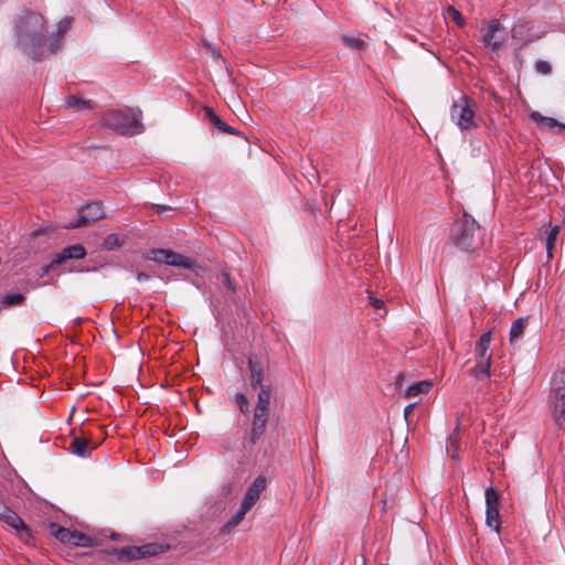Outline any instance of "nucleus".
I'll return each mask as SVG.
<instances>
[{"label": "nucleus", "mask_w": 565, "mask_h": 565, "mask_svg": "<svg viewBox=\"0 0 565 565\" xmlns=\"http://www.w3.org/2000/svg\"><path fill=\"white\" fill-rule=\"evenodd\" d=\"M46 26L42 14L26 11L14 24L13 40L15 46L28 57L41 61L47 53Z\"/></svg>", "instance_id": "nucleus-1"}, {"label": "nucleus", "mask_w": 565, "mask_h": 565, "mask_svg": "<svg viewBox=\"0 0 565 565\" xmlns=\"http://www.w3.org/2000/svg\"><path fill=\"white\" fill-rule=\"evenodd\" d=\"M450 239L459 249L472 253L482 246L483 232L478 222L465 213L452 224Z\"/></svg>", "instance_id": "nucleus-2"}, {"label": "nucleus", "mask_w": 565, "mask_h": 565, "mask_svg": "<svg viewBox=\"0 0 565 565\" xmlns=\"http://www.w3.org/2000/svg\"><path fill=\"white\" fill-rule=\"evenodd\" d=\"M142 113L138 108L111 109L102 117V125L120 135H138L142 132Z\"/></svg>", "instance_id": "nucleus-3"}, {"label": "nucleus", "mask_w": 565, "mask_h": 565, "mask_svg": "<svg viewBox=\"0 0 565 565\" xmlns=\"http://www.w3.org/2000/svg\"><path fill=\"white\" fill-rule=\"evenodd\" d=\"M480 34L483 47L495 54H499L509 39L505 28L498 19L483 20Z\"/></svg>", "instance_id": "nucleus-4"}, {"label": "nucleus", "mask_w": 565, "mask_h": 565, "mask_svg": "<svg viewBox=\"0 0 565 565\" xmlns=\"http://www.w3.org/2000/svg\"><path fill=\"white\" fill-rule=\"evenodd\" d=\"M476 103L467 96H461L454 102L450 109L451 120L461 129L468 130L477 127L476 121Z\"/></svg>", "instance_id": "nucleus-5"}, {"label": "nucleus", "mask_w": 565, "mask_h": 565, "mask_svg": "<svg viewBox=\"0 0 565 565\" xmlns=\"http://www.w3.org/2000/svg\"><path fill=\"white\" fill-rule=\"evenodd\" d=\"M552 415L555 424L565 430V370L554 376Z\"/></svg>", "instance_id": "nucleus-6"}, {"label": "nucleus", "mask_w": 565, "mask_h": 565, "mask_svg": "<svg viewBox=\"0 0 565 565\" xmlns=\"http://www.w3.org/2000/svg\"><path fill=\"white\" fill-rule=\"evenodd\" d=\"M0 520L7 524L8 527L13 530L18 537L29 543L32 539L30 529L26 526L24 521L9 507L0 502Z\"/></svg>", "instance_id": "nucleus-7"}, {"label": "nucleus", "mask_w": 565, "mask_h": 565, "mask_svg": "<svg viewBox=\"0 0 565 565\" xmlns=\"http://www.w3.org/2000/svg\"><path fill=\"white\" fill-rule=\"evenodd\" d=\"M156 254L163 255L162 258H154L150 257V260L158 263V264H164L172 267H179L184 269L194 270L198 265L196 262L193 260L190 257H186L182 254L175 253L170 249H163L159 248Z\"/></svg>", "instance_id": "nucleus-8"}, {"label": "nucleus", "mask_w": 565, "mask_h": 565, "mask_svg": "<svg viewBox=\"0 0 565 565\" xmlns=\"http://www.w3.org/2000/svg\"><path fill=\"white\" fill-rule=\"evenodd\" d=\"M104 217V212L99 203L92 202L78 209V217L65 225L66 228H77Z\"/></svg>", "instance_id": "nucleus-9"}, {"label": "nucleus", "mask_w": 565, "mask_h": 565, "mask_svg": "<svg viewBox=\"0 0 565 565\" xmlns=\"http://www.w3.org/2000/svg\"><path fill=\"white\" fill-rule=\"evenodd\" d=\"M268 419L269 413L254 409L250 429L246 440L247 445L255 446L259 441L266 430Z\"/></svg>", "instance_id": "nucleus-10"}, {"label": "nucleus", "mask_w": 565, "mask_h": 565, "mask_svg": "<svg viewBox=\"0 0 565 565\" xmlns=\"http://www.w3.org/2000/svg\"><path fill=\"white\" fill-rule=\"evenodd\" d=\"M265 487L266 478L264 476H257L247 488L241 505L246 508L247 510H250L260 498V494L265 490Z\"/></svg>", "instance_id": "nucleus-11"}, {"label": "nucleus", "mask_w": 565, "mask_h": 565, "mask_svg": "<svg viewBox=\"0 0 565 565\" xmlns=\"http://www.w3.org/2000/svg\"><path fill=\"white\" fill-rule=\"evenodd\" d=\"M247 366L250 375V385L254 388L264 385L265 366L260 356L258 354H249L247 358Z\"/></svg>", "instance_id": "nucleus-12"}, {"label": "nucleus", "mask_w": 565, "mask_h": 565, "mask_svg": "<svg viewBox=\"0 0 565 565\" xmlns=\"http://www.w3.org/2000/svg\"><path fill=\"white\" fill-rule=\"evenodd\" d=\"M86 256V249L82 244H73L64 247L61 252L53 255L54 264L60 266L71 259H82Z\"/></svg>", "instance_id": "nucleus-13"}, {"label": "nucleus", "mask_w": 565, "mask_h": 565, "mask_svg": "<svg viewBox=\"0 0 565 565\" xmlns=\"http://www.w3.org/2000/svg\"><path fill=\"white\" fill-rule=\"evenodd\" d=\"M71 26V19L65 18L57 23V31L54 35L47 38V53L55 54L62 46L64 33Z\"/></svg>", "instance_id": "nucleus-14"}, {"label": "nucleus", "mask_w": 565, "mask_h": 565, "mask_svg": "<svg viewBox=\"0 0 565 565\" xmlns=\"http://www.w3.org/2000/svg\"><path fill=\"white\" fill-rule=\"evenodd\" d=\"M94 447L84 437H74L70 443V451L81 458H88Z\"/></svg>", "instance_id": "nucleus-15"}, {"label": "nucleus", "mask_w": 565, "mask_h": 565, "mask_svg": "<svg viewBox=\"0 0 565 565\" xmlns=\"http://www.w3.org/2000/svg\"><path fill=\"white\" fill-rule=\"evenodd\" d=\"M491 342V331L484 332L480 339L478 340L476 348H475V356L476 359H489L491 360V353H489Z\"/></svg>", "instance_id": "nucleus-16"}, {"label": "nucleus", "mask_w": 565, "mask_h": 565, "mask_svg": "<svg viewBox=\"0 0 565 565\" xmlns=\"http://www.w3.org/2000/svg\"><path fill=\"white\" fill-rule=\"evenodd\" d=\"M271 398V386L270 385H260L259 392L257 394V403L255 406V411L267 412L269 413V405Z\"/></svg>", "instance_id": "nucleus-17"}, {"label": "nucleus", "mask_w": 565, "mask_h": 565, "mask_svg": "<svg viewBox=\"0 0 565 565\" xmlns=\"http://www.w3.org/2000/svg\"><path fill=\"white\" fill-rule=\"evenodd\" d=\"M369 306L373 308L374 319H382L387 315L385 301L377 298L372 291L367 292Z\"/></svg>", "instance_id": "nucleus-18"}, {"label": "nucleus", "mask_w": 565, "mask_h": 565, "mask_svg": "<svg viewBox=\"0 0 565 565\" xmlns=\"http://www.w3.org/2000/svg\"><path fill=\"white\" fill-rule=\"evenodd\" d=\"M490 369H491V360L476 359V365L472 367L471 374L477 380H486V379H489L491 375Z\"/></svg>", "instance_id": "nucleus-19"}, {"label": "nucleus", "mask_w": 565, "mask_h": 565, "mask_svg": "<svg viewBox=\"0 0 565 565\" xmlns=\"http://www.w3.org/2000/svg\"><path fill=\"white\" fill-rule=\"evenodd\" d=\"M530 118L537 125L546 126L548 129L559 128L562 130H565V124H561L552 117L543 116L539 111H532L530 114Z\"/></svg>", "instance_id": "nucleus-20"}, {"label": "nucleus", "mask_w": 565, "mask_h": 565, "mask_svg": "<svg viewBox=\"0 0 565 565\" xmlns=\"http://www.w3.org/2000/svg\"><path fill=\"white\" fill-rule=\"evenodd\" d=\"M431 385L433 383L430 381L415 382L406 388L404 396L406 398H413L420 394H426L430 390Z\"/></svg>", "instance_id": "nucleus-21"}, {"label": "nucleus", "mask_w": 565, "mask_h": 565, "mask_svg": "<svg viewBox=\"0 0 565 565\" xmlns=\"http://www.w3.org/2000/svg\"><path fill=\"white\" fill-rule=\"evenodd\" d=\"M246 508L239 505L238 510L227 520V522L222 526L221 532L226 534L230 533L233 529H235L245 518V514L248 512Z\"/></svg>", "instance_id": "nucleus-22"}, {"label": "nucleus", "mask_w": 565, "mask_h": 565, "mask_svg": "<svg viewBox=\"0 0 565 565\" xmlns=\"http://www.w3.org/2000/svg\"><path fill=\"white\" fill-rule=\"evenodd\" d=\"M25 296L20 292L7 294L0 299V306L2 309H9L13 307H20L24 303Z\"/></svg>", "instance_id": "nucleus-23"}, {"label": "nucleus", "mask_w": 565, "mask_h": 565, "mask_svg": "<svg viewBox=\"0 0 565 565\" xmlns=\"http://www.w3.org/2000/svg\"><path fill=\"white\" fill-rule=\"evenodd\" d=\"M142 551L141 546H126L118 550V559L128 562L132 559H141Z\"/></svg>", "instance_id": "nucleus-24"}, {"label": "nucleus", "mask_w": 565, "mask_h": 565, "mask_svg": "<svg viewBox=\"0 0 565 565\" xmlns=\"http://www.w3.org/2000/svg\"><path fill=\"white\" fill-rule=\"evenodd\" d=\"M526 323H527L526 318H519L512 323L511 329H510V342L511 343H514L515 341L520 340L523 337Z\"/></svg>", "instance_id": "nucleus-25"}, {"label": "nucleus", "mask_w": 565, "mask_h": 565, "mask_svg": "<svg viewBox=\"0 0 565 565\" xmlns=\"http://www.w3.org/2000/svg\"><path fill=\"white\" fill-rule=\"evenodd\" d=\"M559 231H561L559 225H555L547 233L546 242H545L547 259H551L553 257V252L555 248V243H556L557 236L559 234Z\"/></svg>", "instance_id": "nucleus-26"}, {"label": "nucleus", "mask_w": 565, "mask_h": 565, "mask_svg": "<svg viewBox=\"0 0 565 565\" xmlns=\"http://www.w3.org/2000/svg\"><path fill=\"white\" fill-rule=\"evenodd\" d=\"M217 282L225 287L231 294L235 295L237 291V285L235 280L231 277V274L223 269L217 276Z\"/></svg>", "instance_id": "nucleus-27"}, {"label": "nucleus", "mask_w": 565, "mask_h": 565, "mask_svg": "<svg viewBox=\"0 0 565 565\" xmlns=\"http://www.w3.org/2000/svg\"><path fill=\"white\" fill-rule=\"evenodd\" d=\"M486 523L489 527L493 529L497 533L500 531L499 508H487Z\"/></svg>", "instance_id": "nucleus-28"}, {"label": "nucleus", "mask_w": 565, "mask_h": 565, "mask_svg": "<svg viewBox=\"0 0 565 565\" xmlns=\"http://www.w3.org/2000/svg\"><path fill=\"white\" fill-rule=\"evenodd\" d=\"M51 526L52 529L55 527V530L52 531V534L60 542L72 544L73 531L63 526H56L54 523Z\"/></svg>", "instance_id": "nucleus-29"}, {"label": "nucleus", "mask_w": 565, "mask_h": 565, "mask_svg": "<svg viewBox=\"0 0 565 565\" xmlns=\"http://www.w3.org/2000/svg\"><path fill=\"white\" fill-rule=\"evenodd\" d=\"M446 450L452 459H456L458 457L459 438H458L457 433H454L448 437L447 444H446Z\"/></svg>", "instance_id": "nucleus-30"}, {"label": "nucleus", "mask_w": 565, "mask_h": 565, "mask_svg": "<svg viewBox=\"0 0 565 565\" xmlns=\"http://www.w3.org/2000/svg\"><path fill=\"white\" fill-rule=\"evenodd\" d=\"M72 545L89 547L93 545V539L82 532L73 531Z\"/></svg>", "instance_id": "nucleus-31"}, {"label": "nucleus", "mask_w": 565, "mask_h": 565, "mask_svg": "<svg viewBox=\"0 0 565 565\" xmlns=\"http://www.w3.org/2000/svg\"><path fill=\"white\" fill-rule=\"evenodd\" d=\"M204 113H205V118L210 121L211 126L221 131L222 127L225 125V122L217 116V114L213 110V108L205 107Z\"/></svg>", "instance_id": "nucleus-32"}, {"label": "nucleus", "mask_w": 565, "mask_h": 565, "mask_svg": "<svg viewBox=\"0 0 565 565\" xmlns=\"http://www.w3.org/2000/svg\"><path fill=\"white\" fill-rule=\"evenodd\" d=\"M234 403L237 405V407L242 414L245 415L249 412V401L244 393L237 392L234 395Z\"/></svg>", "instance_id": "nucleus-33"}, {"label": "nucleus", "mask_w": 565, "mask_h": 565, "mask_svg": "<svg viewBox=\"0 0 565 565\" xmlns=\"http://www.w3.org/2000/svg\"><path fill=\"white\" fill-rule=\"evenodd\" d=\"M342 41L347 46L358 51L365 46V42L361 38L354 35H343Z\"/></svg>", "instance_id": "nucleus-34"}, {"label": "nucleus", "mask_w": 565, "mask_h": 565, "mask_svg": "<svg viewBox=\"0 0 565 565\" xmlns=\"http://www.w3.org/2000/svg\"><path fill=\"white\" fill-rule=\"evenodd\" d=\"M142 558L147 556H154L163 552V547L160 544L151 543L141 545Z\"/></svg>", "instance_id": "nucleus-35"}, {"label": "nucleus", "mask_w": 565, "mask_h": 565, "mask_svg": "<svg viewBox=\"0 0 565 565\" xmlns=\"http://www.w3.org/2000/svg\"><path fill=\"white\" fill-rule=\"evenodd\" d=\"M122 239L118 237L116 234H109L105 237L103 246L105 249L113 250L115 248H118L122 244Z\"/></svg>", "instance_id": "nucleus-36"}, {"label": "nucleus", "mask_w": 565, "mask_h": 565, "mask_svg": "<svg viewBox=\"0 0 565 565\" xmlns=\"http://www.w3.org/2000/svg\"><path fill=\"white\" fill-rule=\"evenodd\" d=\"M486 505L487 508H499V495L492 487L486 489Z\"/></svg>", "instance_id": "nucleus-37"}, {"label": "nucleus", "mask_w": 565, "mask_h": 565, "mask_svg": "<svg viewBox=\"0 0 565 565\" xmlns=\"http://www.w3.org/2000/svg\"><path fill=\"white\" fill-rule=\"evenodd\" d=\"M447 15L458 25L463 26L466 24L465 18L455 7L447 8Z\"/></svg>", "instance_id": "nucleus-38"}, {"label": "nucleus", "mask_w": 565, "mask_h": 565, "mask_svg": "<svg viewBox=\"0 0 565 565\" xmlns=\"http://www.w3.org/2000/svg\"><path fill=\"white\" fill-rule=\"evenodd\" d=\"M535 70L540 74L548 75L552 72V66L547 61L539 60L535 62Z\"/></svg>", "instance_id": "nucleus-39"}, {"label": "nucleus", "mask_w": 565, "mask_h": 565, "mask_svg": "<svg viewBox=\"0 0 565 565\" xmlns=\"http://www.w3.org/2000/svg\"><path fill=\"white\" fill-rule=\"evenodd\" d=\"M66 105L73 107V108H79L87 105V102L83 98L76 97V96H70L66 99Z\"/></svg>", "instance_id": "nucleus-40"}, {"label": "nucleus", "mask_w": 565, "mask_h": 565, "mask_svg": "<svg viewBox=\"0 0 565 565\" xmlns=\"http://www.w3.org/2000/svg\"><path fill=\"white\" fill-rule=\"evenodd\" d=\"M60 266L58 264H54V257H52V260L46 264V265H43L39 271H38V276L40 278L46 276L50 274L51 270H53L55 267Z\"/></svg>", "instance_id": "nucleus-41"}, {"label": "nucleus", "mask_w": 565, "mask_h": 565, "mask_svg": "<svg viewBox=\"0 0 565 565\" xmlns=\"http://www.w3.org/2000/svg\"><path fill=\"white\" fill-rule=\"evenodd\" d=\"M221 131H222V132L230 134V135H238V134H239V131H238L236 128H234V127H232V126L227 125L226 122H225V125L222 127V130H221Z\"/></svg>", "instance_id": "nucleus-42"}, {"label": "nucleus", "mask_w": 565, "mask_h": 565, "mask_svg": "<svg viewBox=\"0 0 565 565\" xmlns=\"http://www.w3.org/2000/svg\"><path fill=\"white\" fill-rule=\"evenodd\" d=\"M51 228V226H41L36 230H34L32 233H31V236L32 237H36L39 235H41L42 233L49 231Z\"/></svg>", "instance_id": "nucleus-43"}, {"label": "nucleus", "mask_w": 565, "mask_h": 565, "mask_svg": "<svg viewBox=\"0 0 565 565\" xmlns=\"http://www.w3.org/2000/svg\"><path fill=\"white\" fill-rule=\"evenodd\" d=\"M136 279L139 281V282H143V281H147L150 279V275L143 273V271H139L136 276Z\"/></svg>", "instance_id": "nucleus-44"}, {"label": "nucleus", "mask_w": 565, "mask_h": 565, "mask_svg": "<svg viewBox=\"0 0 565 565\" xmlns=\"http://www.w3.org/2000/svg\"><path fill=\"white\" fill-rule=\"evenodd\" d=\"M159 248H153L151 249L148 255H147V259H150V257H154V258H162L163 255H159V254H156L158 252Z\"/></svg>", "instance_id": "nucleus-45"}, {"label": "nucleus", "mask_w": 565, "mask_h": 565, "mask_svg": "<svg viewBox=\"0 0 565 565\" xmlns=\"http://www.w3.org/2000/svg\"><path fill=\"white\" fill-rule=\"evenodd\" d=\"M415 405H416V403H412L404 408L405 418H407V416L411 414V412L413 411Z\"/></svg>", "instance_id": "nucleus-46"}, {"label": "nucleus", "mask_w": 565, "mask_h": 565, "mask_svg": "<svg viewBox=\"0 0 565 565\" xmlns=\"http://www.w3.org/2000/svg\"><path fill=\"white\" fill-rule=\"evenodd\" d=\"M404 379L403 374H399L395 380V386L397 390H402V381Z\"/></svg>", "instance_id": "nucleus-47"}, {"label": "nucleus", "mask_w": 565, "mask_h": 565, "mask_svg": "<svg viewBox=\"0 0 565 565\" xmlns=\"http://www.w3.org/2000/svg\"><path fill=\"white\" fill-rule=\"evenodd\" d=\"M161 210H169L168 206H161Z\"/></svg>", "instance_id": "nucleus-48"}, {"label": "nucleus", "mask_w": 565, "mask_h": 565, "mask_svg": "<svg viewBox=\"0 0 565 565\" xmlns=\"http://www.w3.org/2000/svg\"><path fill=\"white\" fill-rule=\"evenodd\" d=\"M382 502H383L384 505L386 504L385 498L382 499Z\"/></svg>", "instance_id": "nucleus-49"}, {"label": "nucleus", "mask_w": 565, "mask_h": 565, "mask_svg": "<svg viewBox=\"0 0 565 565\" xmlns=\"http://www.w3.org/2000/svg\"><path fill=\"white\" fill-rule=\"evenodd\" d=\"M381 565H388V564H381Z\"/></svg>", "instance_id": "nucleus-50"}]
</instances>
